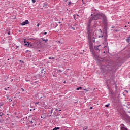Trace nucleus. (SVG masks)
Wrapping results in <instances>:
<instances>
[{
  "label": "nucleus",
  "instance_id": "obj_1",
  "mask_svg": "<svg viewBox=\"0 0 130 130\" xmlns=\"http://www.w3.org/2000/svg\"><path fill=\"white\" fill-rule=\"evenodd\" d=\"M93 33V30L91 29V27H87V34L88 37L89 39H91V35Z\"/></svg>",
  "mask_w": 130,
  "mask_h": 130
},
{
  "label": "nucleus",
  "instance_id": "obj_2",
  "mask_svg": "<svg viewBox=\"0 0 130 130\" xmlns=\"http://www.w3.org/2000/svg\"><path fill=\"white\" fill-rule=\"evenodd\" d=\"M29 24V21L28 20H26L25 22H22L20 24L21 26H25V25H28Z\"/></svg>",
  "mask_w": 130,
  "mask_h": 130
},
{
  "label": "nucleus",
  "instance_id": "obj_3",
  "mask_svg": "<svg viewBox=\"0 0 130 130\" xmlns=\"http://www.w3.org/2000/svg\"><path fill=\"white\" fill-rule=\"evenodd\" d=\"M99 15L98 14H96L95 15H94L92 17H93V20H99Z\"/></svg>",
  "mask_w": 130,
  "mask_h": 130
},
{
  "label": "nucleus",
  "instance_id": "obj_4",
  "mask_svg": "<svg viewBox=\"0 0 130 130\" xmlns=\"http://www.w3.org/2000/svg\"><path fill=\"white\" fill-rule=\"evenodd\" d=\"M100 46H101V45L94 46V49H95V50H99V51H100V49L99 48Z\"/></svg>",
  "mask_w": 130,
  "mask_h": 130
},
{
  "label": "nucleus",
  "instance_id": "obj_5",
  "mask_svg": "<svg viewBox=\"0 0 130 130\" xmlns=\"http://www.w3.org/2000/svg\"><path fill=\"white\" fill-rule=\"evenodd\" d=\"M98 16H99V19H102V17H104V14L99 13Z\"/></svg>",
  "mask_w": 130,
  "mask_h": 130
},
{
  "label": "nucleus",
  "instance_id": "obj_6",
  "mask_svg": "<svg viewBox=\"0 0 130 130\" xmlns=\"http://www.w3.org/2000/svg\"><path fill=\"white\" fill-rule=\"evenodd\" d=\"M121 130H128L127 128L124 127V124H122L121 127Z\"/></svg>",
  "mask_w": 130,
  "mask_h": 130
},
{
  "label": "nucleus",
  "instance_id": "obj_7",
  "mask_svg": "<svg viewBox=\"0 0 130 130\" xmlns=\"http://www.w3.org/2000/svg\"><path fill=\"white\" fill-rule=\"evenodd\" d=\"M41 74L42 75H45L46 74V72L44 70V69H42L41 71Z\"/></svg>",
  "mask_w": 130,
  "mask_h": 130
},
{
  "label": "nucleus",
  "instance_id": "obj_8",
  "mask_svg": "<svg viewBox=\"0 0 130 130\" xmlns=\"http://www.w3.org/2000/svg\"><path fill=\"white\" fill-rule=\"evenodd\" d=\"M92 23L91 21H90L89 20L88 23H87V28H90L91 27V24Z\"/></svg>",
  "mask_w": 130,
  "mask_h": 130
},
{
  "label": "nucleus",
  "instance_id": "obj_9",
  "mask_svg": "<svg viewBox=\"0 0 130 130\" xmlns=\"http://www.w3.org/2000/svg\"><path fill=\"white\" fill-rule=\"evenodd\" d=\"M100 32L101 35V36H99V38H100V37H103V33H102V30H101V29H100Z\"/></svg>",
  "mask_w": 130,
  "mask_h": 130
},
{
  "label": "nucleus",
  "instance_id": "obj_10",
  "mask_svg": "<svg viewBox=\"0 0 130 130\" xmlns=\"http://www.w3.org/2000/svg\"><path fill=\"white\" fill-rule=\"evenodd\" d=\"M24 43H25V44H24L25 46H29V44L28 42H25Z\"/></svg>",
  "mask_w": 130,
  "mask_h": 130
},
{
  "label": "nucleus",
  "instance_id": "obj_11",
  "mask_svg": "<svg viewBox=\"0 0 130 130\" xmlns=\"http://www.w3.org/2000/svg\"><path fill=\"white\" fill-rule=\"evenodd\" d=\"M43 8H46L47 7V4L46 3H44L43 5Z\"/></svg>",
  "mask_w": 130,
  "mask_h": 130
},
{
  "label": "nucleus",
  "instance_id": "obj_12",
  "mask_svg": "<svg viewBox=\"0 0 130 130\" xmlns=\"http://www.w3.org/2000/svg\"><path fill=\"white\" fill-rule=\"evenodd\" d=\"M93 20H94V18H93V17H90V18L89 19V21L90 22H92V21H93Z\"/></svg>",
  "mask_w": 130,
  "mask_h": 130
},
{
  "label": "nucleus",
  "instance_id": "obj_13",
  "mask_svg": "<svg viewBox=\"0 0 130 130\" xmlns=\"http://www.w3.org/2000/svg\"><path fill=\"white\" fill-rule=\"evenodd\" d=\"M76 90L78 91V90H82V87H79L76 88Z\"/></svg>",
  "mask_w": 130,
  "mask_h": 130
},
{
  "label": "nucleus",
  "instance_id": "obj_14",
  "mask_svg": "<svg viewBox=\"0 0 130 130\" xmlns=\"http://www.w3.org/2000/svg\"><path fill=\"white\" fill-rule=\"evenodd\" d=\"M42 39V41H45V42H47V41H48V39H46V40L43 39Z\"/></svg>",
  "mask_w": 130,
  "mask_h": 130
},
{
  "label": "nucleus",
  "instance_id": "obj_15",
  "mask_svg": "<svg viewBox=\"0 0 130 130\" xmlns=\"http://www.w3.org/2000/svg\"><path fill=\"white\" fill-rule=\"evenodd\" d=\"M31 2L32 4H35V3H36V0H31Z\"/></svg>",
  "mask_w": 130,
  "mask_h": 130
},
{
  "label": "nucleus",
  "instance_id": "obj_16",
  "mask_svg": "<svg viewBox=\"0 0 130 130\" xmlns=\"http://www.w3.org/2000/svg\"><path fill=\"white\" fill-rule=\"evenodd\" d=\"M59 129V127H55L54 129H53V130H58Z\"/></svg>",
  "mask_w": 130,
  "mask_h": 130
},
{
  "label": "nucleus",
  "instance_id": "obj_17",
  "mask_svg": "<svg viewBox=\"0 0 130 130\" xmlns=\"http://www.w3.org/2000/svg\"><path fill=\"white\" fill-rule=\"evenodd\" d=\"M126 41L127 42H129L130 39H129V38H128V39H126Z\"/></svg>",
  "mask_w": 130,
  "mask_h": 130
},
{
  "label": "nucleus",
  "instance_id": "obj_18",
  "mask_svg": "<svg viewBox=\"0 0 130 130\" xmlns=\"http://www.w3.org/2000/svg\"><path fill=\"white\" fill-rule=\"evenodd\" d=\"M109 105H110V104H107V105H106V107H109Z\"/></svg>",
  "mask_w": 130,
  "mask_h": 130
},
{
  "label": "nucleus",
  "instance_id": "obj_19",
  "mask_svg": "<svg viewBox=\"0 0 130 130\" xmlns=\"http://www.w3.org/2000/svg\"><path fill=\"white\" fill-rule=\"evenodd\" d=\"M58 73H60L61 72H62V71L61 70H59L57 71Z\"/></svg>",
  "mask_w": 130,
  "mask_h": 130
},
{
  "label": "nucleus",
  "instance_id": "obj_20",
  "mask_svg": "<svg viewBox=\"0 0 130 130\" xmlns=\"http://www.w3.org/2000/svg\"><path fill=\"white\" fill-rule=\"evenodd\" d=\"M3 115H4V114L2 112H0V116H3Z\"/></svg>",
  "mask_w": 130,
  "mask_h": 130
},
{
  "label": "nucleus",
  "instance_id": "obj_21",
  "mask_svg": "<svg viewBox=\"0 0 130 130\" xmlns=\"http://www.w3.org/2000/svg\"><path fill=\"white\" fill-rule=\"evenodd\" d=\"M73 17H74V18L75 20H76V16H75V15H73Z\"/></svg>",
  "mask_w": 130,
  "mask_h": 130
},
{
  "label": "nucleus",
  "instance_id": "obj_22",
  "mask_svg": "<svg viewBox=\"0 0 130 130\" xmlns=\"http://www.w3.org/2000/svg\"><path fill=\"white\" fill-rule=\"evenodd\" d=\"M30 123H31V124H33V121H31Z\"/></svg>",
  "mask_w": 130,
  "mask_h": 130
},
{
  "label": "nucleus",
  "instance_id": "obj_23",
  "mask_svg": "<svg viewBox=\"0 0 130 130\" xmlns=\"http://www.w3.org/2000/svg\"><path fill=\"white\" fill-rule=\"evenodd\" d=\"M36 104H39V102H37L36 103Z\"/></svg>",
  "mask_w": 130,
  "mask_h": 130
},
{
  "label": "nucleus",
  "instance_id": "obj_24",
  "mask_svg": "<svg viewBox=\"0 0 130 130\" xmlns=\"http://www.w3.org/2000/svg\"><path fill=\"white\" fill-rule=\"evenodd\" d=\"M39 25H40L39 23H38V24L37 25V27H39Z\"/></svg>",
  "mask_w": 130,
  "mask_h": 130
},
{
  "label": "nucleus",
  "instance_id": "obj_25",
  "mask_svg": "<svg viewBox=\"0 0 130 130\" xmlns=\"http://www.w3.org/2000/svg\"><path fill=\"white\" fill-rule=\"evenodd\" d=\"M47 34V32H44V35H46Z\"/></svg>",
  "mask_w": 130,
  "mask_h": 130
},
{
  "label": "nucleus",
  "instance_id": "obj_26",
  "mask_svg": "<svg viewBox=\"0 0 130 130\" xmlns=\"http://www.w3.org/2000/svg\"><path fill=\"white\" fill-rule=\"evenodd\" d=\"M52 111H53V109H52V110L51 111V113H52Z\"/></svg>",
  "mask_w": 130,
  "mask_h": 130
},
{
  "label": "nucleus",
  "instance_id": "obj_27",
  "mask_svg": "<svg viewBox=\"0 0 130 130\" xmlns=\"http://www.w3.org/2000/svg\"><path fill=\"white\" fill-rule=\"evenodd\" d=\"M10 33H11V32L9 31V32H8V35H10Z\"/></svg>",
  "mask_w": 130,
  "mask_h": 130
},
{
  "label": "nucleus",
  "instance_id": "obj_28",
  "mask_svg": "<svg viewBox=\"0 0 130 130\" xmlns=\"http://www.w3.org/2000/svg\"><path fill=\"white\" fill-rule=\"evenodd\" d=\"M90 109H93V107H90Z\"/></svg>",
  "mask_w": 130,
  "mask_h": 130
},
{
  "label": "nucleus",
  "instance_id": "obj_29",
  "mask_svg": "<svg viewBox=\"0 0 130 130\" xmlns=\"http://www.w3.org/2000/svg\"><path fill=\"white\" fill-rule=\"evenodd\" d=\"M49 59H51V57H49Z\"/></svg>",
  "mask_w": 130,
  "mask_h": 130
},
{
  "label": "nucleus",
  "instance_id": "obj_30",
  "mask_svg": "<svg viewBox=\"0 0 130 130\" xmlns=\"http://www.w3.org/2000/svg\"><path fill=\"white\" fill-rule=\"evenodd\" d=\"M84 90L86 91V92H88V90H87V89H85Z\"/></svg>",
  "mask_w": 130,
  "mask_h": 130
},
{
  "label": "nucleus",
  "instance_id": "obj_31",
  "mask_svg": "<svg viewBox=\"0 0 130 130\" xmlns=\"http://www.w3.org/2000/svg\"><path fill=\"white\" fill-rule=\"evenodd\" d=\"M52 59H54V57H53L52 58Z\"/></svg>",
  "mask_w": 130,
  "mask_h": 130
},
{
  "label": "nucleus",
  "instance_id": "obj_32",
  "mask_svg": "<svg viewBox=\"0 0 130 130\" xmlns=\"http://www.w3.org/2000/svg\"><path fill=\"white\" fill-rule=\"evenodd\" d=\"M22 90L23 92H24V90L23 89V88H22Z\"/></svg>",
  "mask_w": 130,
  "mask_h": 130
},
{
  "label": "nucleus",
  "instance_id": "obj_33",
  "mask_svg": "<svg viewBox=\"0 0 130 130\" xmlns=\"http://www.w3.org/2000/svg\"><path fill=\"white\" fill-rule=\"evenodd\" d=\"M41 118H44V117H43L41 116Z\"/></svg>",
  "mask_w": 130,
  "mask_h": 130
},
{
  "label": "nucleus",
  "instance_id": "obj_34",
  "mask_svg": "<svg viewBox=\"0 0 130 130\" xmlns=\"http://www.w3.org/2000/svg\"><path fill=\"white\" fill-rule=\"evenodd\" d=\"M82 2H83V3L84 4V0H82Z\"/></svg>",
  "mask_w": 130,
  "mask_h": 130
},
{
  "label": "nucleus",
  "instance_id": "obj_35",
  "mask_svg": "<svg viewBox=\"0 0 130 130\" xmlns=\"http://www.w3.org/2000/svg\"><path fill=\"white\" fill-rule=\"evenodd\" d=\"M85 129H87V127H86V128H85V129H84V130H85Z\"/></svg>",
  "mask_w": 130,
  "mask_h": 130
},
{
  "label": "nucleus",
  "instance_id": "obj_36",
  "mask_svg": "<svg viewBox=\"0 0 130 130\" xmlns=\"http://www.w3.org/2000/svg\"><path fill=\"white\" fill-rule=\"evenodd\" d=\"M126 27H127L126 25H125V28H126Z\"/></svg>",
  "mask_w": 130,
  "mask_h": 130
},
{
  "label": "nucleus",
  "instance_id": "obj_37",
  "mask_svg": "<svg viewBox=\"0 0 130 130\" xmlns=\"http://www.w3.org/2000/svg\"><path fill=\"white\" fill-rule=\"evenodd\" d=\"M128 38H129V39H130V36H129V37Z\"/></svg>",
  "mask_w": 130,
  "mask_h": 130
},
{
  "label": "nucleus",
  "instance_id": "obj_38",
  "mask_svg": "<svg viewBox=\"0 0 130 130\" xmlns=\"http://www.w3.org/2000/svg\"><path fill=\"white\" fill-rule=\"evenodd\" d=\"M30 111H32V109H30Z\"/></svg>",
  "mask_w": 130,
  "mask_h": 130
},
{
  "label": "nucleus",
  "instance_id": "obj_39",
  "mask_svg": "<svg viewBox=\"0 0 130 130\" xmlns=\"http://www.w3.org/2000/svg\"><path fill=\"white\" fill-rule=\"evenodd\" d=\"M63 83H66V81H64Z\"/></svg>",
  "mask_w": 130,
  "mask_h": 130
},
{
  "label": "nucleus",
  "instance_id": "obj_40",
  "mask_svg": "<svg viewBox=\"0 0 130 130\" xmlns=\"http://www.w3.org/2000/svg\"><path fill=\"white\" fill-rule=\"evenodd\" d=\"M93 42H95V40H93Z\"/></svg>",
  "mask_w": 130,
  "mask_h": 130
},
{
  "label": "nucleus",
  "instance_id": "obj_41",
  "mask_svg": "<svg viewBox=\"0 0 130 130\" xmlns=\"http://www.w3.org/2000/svg\"><path fill=\"white\" fill-rule=\"evenodd\" d=\"M77 16L79 17V15L77 14Z\"/></svg>",
  "mask_w": 130,
  "mask_h": 130
},
{
  "label": "nucleus",
  "instance_id": "obj_42",
  "mask_svg": "<svg viewBox=\"0 0 130 130\" xmlns=\"http://www.w3.org/2000/svg\"><path fill=\"white\" fill-rule=\"evenodd\" d=\"M112 28H114V27H112Z\"/></svg>",
  "mask_w": 130,
  "mask_h": 130
},
{
  "label": "nucleus",
  "instance_id": "obj_43",
  "mask_svg": "<svg viewBox=\"0 0 130 130\" xmlns=\"http://www.w3.org/2000/svg\"><path fill=\"white\" fill-rule=\"evenodd\" d=\"M73 30H75V29L74 28H73Z\"/></svg>",
  "mask_w": 130,
  "mask_h": 130
},
{
  "label": "nucleus",
  "instance_id": "obj_44",
  "mask_svg": "<svg viewBox=\"0 0 130 130\" xmlns=\"http://www.w3.org/2000/svg\"><path fill=\"white\" fill-rule=\"evenodd\" d=\"M34 110H35V109H34Z\"/></svg>",
  "mask_w": 130,
  "mask_h": 130
}]
</instances>
